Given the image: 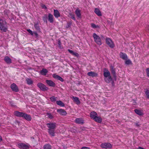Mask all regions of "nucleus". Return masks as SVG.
<instances>
[{"instance_id": "obj_1", "label": "nucleus", "mask_w": 149, "mask_h": 149, "mask_svg": "<svg viewBox=\"0 0 149 149\" xmlns=\"http://www.w3.org/2000/svg\"><path fill=\"white\" fill-rule=\"evenodd\" d=\"M14 113L15 116L19 117H22L28 121H30L31 120V116L25 113L15 111L14 112Z\"/></svg>"}, {"instance_id": "obj_2", "label": "nucleus", "mask_w": 149, "mask_h": 149, "mask_svg": "<svg viewBox=\"0 0 149 149\" xmlns=\"http://www.w3.org/2000/svg\"><path fill=\"white\" fill-rule=\"evenodd\" d=\"M7 22L0 18V29L1 31L6 32L7 30Z\"/></svg>"}, {"instance_id": "obj_3", "label": "nucleus", "mask_w": 149, "mask_h": 149, "mask_svg": "<svg viewBox=\"0 0 149 149\" xmlns=\"http://www.w3.org/2000/svg\"><path fill=\"white\" fill-rule=\"evenodd\" d=\"M37 86L40 89L43 91H47L49 90V88L46 87L45 85L41 83H38L37 84Z\"/></svg>"}, {"instance_id": "obj_4", "label": "nucleus", "mask_w": 149, "mask_h": 149, "mask_svg": "<svg viewBox=\"0 0 149 149\" xmlns=\"http://www.w3.org/2000/svg\"><path fill=\"white\" fill-rule=\"evenodd\" d=\"M106 44L111 48L114 47L115 45L113 41L110 38H106Z\"/></svg>"}, {"instance_id": "obj_5", "label": "nucleus", "mask_w": 149, "mask_h": 149, "mask_svg": "<svg viewBox=\"0 0 149 149\" xmlns=\"http://www.w3.org/2000/svg\"><path fill=\"white\" fill-rule=\"evenodd\" d=\"M102 148H104L110 149L112 147L111 144L109 143H102L101 145Z\"/></svg>"}, {"instance_id": "obj_6", "label": "nucleus", "mask_w": 149, "mask_h": 149, "mask_svg": "<svg viewBox=\"0 0 149 149\" xmlns=\"http://www.w3.org/2000/svg\"><path fill=\"white\" fill-rule=\"evenodd\" d=\"M110 70L111 74L113 75V77L114 78V80L116 81V73L115 69L114 68L113 66H111L110 67Z\"/></svg>"}, {"instance_id": "obj_7", "label": "nucleus", "mask_w": 149, "mask_h": 149, "mask_svg": "<svg viewBox=\"0 0 149 149\" xmlns=\"http://www.w3.org/2000/svg\"><path fill=\"white\" fill-rule=\"evenodd\" d=\"M48 129H55L56 128V124L55 123H50L46 124Z\"/></svg>"}, {"instance_id": "obj_8", "label": "nucleus", "mask_w": 149, "mask_h": 149, "mask_svg": "<svg viewBox=\"0 0 149 149\" xmlns=\"http://www.w3.org/2000/svg\"><path fill=\"white\" fill-rule=\"evenodd\" d=\"M18 147L20 148H22L23 149H29V146L28 145L25 144L23 143H20L18 144Z\"/></svg>"}, {"instance_id": "obj_9", "label": "nucleus", "mask_w": 149, "mask_h": 149, "mask_svg": "<svg viewBox=\"0 0 149 149\" xmlns=\"http://www.w3.org/2000/svg\"><path fill=\"white\" fill-rule=\"evenodd\" d=\"M10 88L12 90L14 91L18 92L19 91L18 87L15 83H13L11 85Z\"/></svg>"}, {"instance_id": "obj_10", "label": "nucleus", "mask_w": 149, "mask_h": 149, "mask_svg": "<svg viewBox=\"0 0 149 149\" xmlns=\"http://www.w3.org/2000/svg\"><path fill=\"white\" fill-rule=\"evenodd\" d=\"M57 112L60 115L62 116H65L67 114V112L63 109H57Z\"/></svg>"}, {"instance_id": "obj_11", "label": "nucleus", "mask_w": 149, "mask_h": 149, "mask_svg": "<svg viewBox=\"0 0 149 149\" xmlns=\"http://www.w3.org/2000/svg\"><path fill=\"white\" fill-rule=\"evenodd\" d=\"M46 82L50 86L54 87L56 86L55 84L51 80H47Z\"/></svg>"}, {"instance_id": "obj_12", "label": "nucleus", "mask_w": 149, "mask_h": 149, "mask_svg": "<svg viewBox=\"0 0 149 149\" xmlns=\"http://www.w3.org/2000/svg\"><path fill=\"white\" fill-rule=\"evenodd\" d=\"M75 122L77 124H82L84 123V120L81 118H77L74 120Z\"/></svg>"}, {"instance_id": "obj_13", "label": "nucleus", "mask_w": 149, "mask_h": 149, "mask_svg": "<svg viewBox=\"0 0 149 149\" xmlns=\"http://www.w3.org/2000/svg\"><path fill=\"white\" fill-rule=\"evenodd\" d=\"M120 57L124 60H126L127 58V54L121 52L120 53Z\"/></svg>"}, {"instance_id": "obj_14", "label": "nucleus", "mask_w": 149, "mask_h": 149, "mask_svg": "<svg viewBox=\"0 0 149 149\" xmlns=\"http://www.w3.org/2000/svg\"><path fill=\"white\" fill-rule=\"evenodd\" d=\"M52 77L54 79H57L58 80H59L62 82L64 81V80L59 75L54 74L52 75Z\"/></svg>"}, {"instance_id": "obj_15", "label": "nucleus", "mask_w": 149, "mask_h": 149, "mask_svg": "<svg viewBox=\"0 0 149 149\" xmlns=\"http://www.w3.org/2000/svg\"><path fill=\"white\" fill-rule=\"evenodd\" d=\"M87 75L92 77H97L98 76V74L97 73L94 72L92 71L88 72L87 73Z\"/></svg>"}, {"instance_id": "obj_16", "label": "nucleus", "mask_w": 149, "mask_h": 149, "mask_svg": "<svg viewBox=\"0 0 149 149\" xmlns=\"http://www.w3.org/2000/svg\"><path fill=\"white\" fill-rule=\"evenodd\" d=\"M4 60L7 64H10L12 63L11 59L8 56H5L4 58Z\"/></svg>"}, {"instance_id": "obj_17", "label": "nucleus", "mask_w": 149, "mask_h": 149, "mask_svg": "<svg viewBox=\"0 0 149 149\" xmlns=\"http://www.w3.org/2000/svg\"><path fill=\"white\" fill-rule=\"evenodd\" d=\"M97 116V113L95 111H92L90 113V117L93 120L95 118L96 116Z\"/></svg>"}, {"instance_id": "obj_18", "label": "nucleus", "mask_w": 149, "mask_h": 149, "mask_svg": "<svg viewBox=\"0 0 149 149\" xmlns=\"http://www.w3.org/2000/svg\"><path fill=\"white\" fill-rule=\"evenodd\" d=\"M48 20L49 22L52 23L54 21V17L53 15L51 13H49L48 16Z\"/></svg>"}, {"instance_id": "obj_19", "label": "nucleus", "mask_w": 149, "mask_h": 149, "mask_svg": "<svg viewBox=\"0 0 149 149\" xmlns=\"http://www.w3.org/2000/svg\"><path fill=\"white\" fill-rule=\"evenodd\" d=\"M48 70L45 68H43L39 72V73L42 75H46L48 72Z\"/></svg>"}, {"instance_id": "obj_20", "label": "nucleus", "mask_w": 149, "mask_h": 149, "mask_svg": "<svg viewBox=\"0 0 149 149\" xmlns=\"http://www.w3.org/2000/svg\"><path fill=\"white\" fill-rule=\"evenodd\" d=\"M48 133L49 134L52 136H55V129H48Z\"/></svg>"}, {"instance_id": "obj_21", "label": "nucleus", "mask_w": 149, "mask_h": 149, "mask_svg": "<svg viewBox=\"0 0 149 149\" xmlns=\"http://www.w3.org/2000/svg\"><path fill=\"white\" fill-rule=\"evenodd\" d=\"M54 15L56 18H58L60 17V13L57 10H54Z\"/></svg>"}, {"instance_id": "obj_22", "label": "nucleus", "mask_w": 149, "mask_h": 149, "mask_svg": "<svg viewBox=\"0 0 149 149\" xmlns=\"http://www.w3.org/2000/svg\"><path fill=\"white\" fill-rule=\"evenodd\" d=\"M105 70H106V71H104L103 74L104 77L106 78L111 76L110 73L109 71L108 70L106 69V68L105 69Z\"/></svg>"}, {"instance_id": "obj_23", "label": "nucleus", "mask_w": 149, "mask_h": 149, "mask_svg": "<svg viewBox=\"0 0 149 149\" xmlns=\"http://www.w3.org/2000/svg\"><path fill=\"white\" fill-rule=\"evenodd\" d=\"M81 10L79 8L76 9L75 11V13L77 16L79 18H81Z\"/></svg>"}, {"instance_id": "obj_24", "label": "nucleus", "mask_w": 149, "mask_h": 149, "mask_svg": "<svg viewBox=\"0 0 149 149\" xmlns=\"http://www.w3.org/2000/svg\"><path fill=\"white\" fill-rule=\"evenodd\" d=\"M94 40L97 45H100L102 44L100 38H94Z\"/></svg>"}, {"instance_id": "obj_25", "label": "nucleus", "mask_w": 149, "mask_h": 149, "mask_svg": "<svg viewBox=\"0 0 149 149\" xmlns=\"http://www.w3.org/2000/svg\"><path fill=\"white\" fill-rule=\"evenodd\" d=\"M135 112L137 114L140 116H142L143 115V113L142 111L137 109H135L134 110Z\"/></svg>"}, {"instance_id": "obj_26", "label": "nucleus", "mask_w": 149, "mask_h": 149, "mask_svg": "<svg viewBox=\"0 0 149 149\" xmlns=\"http://www.w3.org/2000/svg\"><path fill=\"white\" fill-rule=\"evenodd\" d=\"M94 120L96 122L100 123L102 122V118L100 116L96 117L95 118Z\"/></svg>"}, {"instance_id": "obj_27", "label": "nucleus", "mask_w": 149, "mask_h": 149, "mask_svg": "<svg viewBox=\"0 0 149 149\" xmlns=\"http://www.w3.org/2000/svg\"><path fill=\"white\" fill-rule=\"evenodd\" d=\"M94 12L98 16H100L102 15V14L100 10L97 8H95Z\"/></svg>"}, {"instance_id": "obj_28", "label": "nucleus", "mask_w": 149, "mask_h": 149, "mask_svg": "<svg viewBox=\"0 0 149 149\" xmlns=\"http://www.w3.org/2000/svg\"><path fill=\"white\" fill-rule=\"evenodd\" d=\"M112 80L113 79L111 76L108 77H106L104 78L105 81L107 83H110Z\"/></svg>"}, {"instance_id": "obj_29", "label": "nucleus", "mask_w": 149, "mask_h": 149, "mask_svg": "<svg viewBox=\"0 0 149 149\" xmlns=\"http://www.w3.org/2000/svg\"><path fill=\"white\" fill-rule=\"evenodd\" d=\"M43 149H52L51 146L49 143L46 144L43 147Z\"/></svg>"}, {"instance_id": "obj_30", "label": "nucleus", "mask_w": 149, "mask_h": 149, "mask_svg": "<svg viewBox=\"0 0 149 149\" xmlns=\"http://www.w3.org/2000/svg\"><path fill=\"white\" fill-rule=\"evenodd\" d=\"M74 101L76 103V104L78 105L80 104V102L79 100V98L77 97H73Z\"/></svg>"}, {"instance_id": "obj_31", "label": "nucleus", "mask_w": 149, "mask_h": 149, "mask_svg": "<svg viewBox=\"0 0 149 149\" xmlns=\"http://www.w3.org/2000/svg\"><path fill=\"white\" fill-rule=\"evenodd\" d=\"M27 84L29 85H31L33 83V81L31 78H27L26 79Z\"/></svg>"}, {"instance_id": "obj_32", "label": "nucleus", "mask_w": 149, "mask_h": 149, "mask_svg": "<svg viewBox=\"0 0 149 149\" xmlns=\"http://www.w3.org/2000/svg\"><path fill=\"white\" fill-rule=\"evenodd\" d=\"M34 27L37 31L38 32H40V28L39 26L38 23L35 24H34Z\"/></svg>"}, {"instance_id": "obj_33", "label": "nucleus", "mask_w": 149, "mask_h": 149, "mask_svg": "<svg viewBox=\"0 0 149 149\" xmlns=\"http://www.w3.org/2000/svg\"><path fill=\"white\" fill-rule=\"evenodd\" d=\"M57 104L61 107H64L65 104L63 103L60 100H58L56 101Z\"/></svg>"}, {"instance_id": "obj_34", "label": "nucleus", "mask_w": 149, "mask_h": 149, "mask_svg": "<svg viewBox=\"0 0 149 149\" xmlns=\"http://www.w3.org/2000/svg\"><path fill=\"white\" fill-rule=\"evenodd\" d=\"M69 15L70 17L74 21L76 20L74 15L73 13H70Z\"/></svg>"}, {"instance_id": "obj_35", "label": "nucleus", "mask_w": 149, "mask_h": 149, "mask_svg": "<svg viewBox=\"0 0 149 149\" xmlns=\"http://www.w3.org/2000/svg\"><path fill=\"white\" fill-rule=\"evenodd\" d=\"M58 47L60 49H62L63 47L61 46V40L60 39H58Z\"/></svg>"}, {"instance_id": "obj_36", "label": "nucleus", "mask_w": 149, "mask_h": 149, "mask_svg": "<svg viewBox=\"0 0 149 149\" xmlns=\"http://www.w3.org/2000/svg\"><path fill=\"white\" fill-rule=\"evenodd\" d=\"M50 99L51 101L52 102H54L56 101V97L54 96H52L50 98Z\"/></svg>"}, {"instance_id": "obj_37", "label": "nucleus", "mask_w": 149, "mask_h": 149, "mask_svg": "<svg viewBox=\"0 0 149 149\" xmlns=\"http://www.w3.org/2000/svg\"><path fill=\"white\" fill-rule=\"evenodd\" d=\"M43 20L45 22H47V17L46 15H45L42 17Z\"/></svg>"}, {"instance_id": "obj_38", "label": "nucleus", "mask_w": 149, "mask_h": 149, "mask_svg": "<svg viewBox=\"0 0 149 149\" xmlns=\"http://www.w3.org/2000/svg\"><path fill=\"white\" fill-rule=\"evenodd\" d=\"M47 115L48 116V117L50 119H52L54 117L50 113H46Z\"/></svg>"}, {"instance_id": "obj_39", "label": "nucleus", "mask_w": 149, "mask_h": 149, "mask_svg": "<svg viewBox=\"0 0 149 149\" xmlns=\"http://www.w3.org/2000/svg\"><path fill=\"white\" fill-rule=\"evenodd\" d=\"M125 64L127 65H129L132 64V63L130 59H128L127 60L125 61Z\"/></svg>"}, {"instance_id": "obj_40", "label": "nucleus", "mask_w": 149, "mask_h": 149, "mask_svg": "<svg viewBox=\"0 0 149 149\" xmlns=\"http://www.w3.org/2000/svg\"><path fill=\"white\" fill-rule=\"evenodd\" d=\"M91 26L94 29L97 28L99 27V26L98 25H96L93 23H91Z\"/></svg>"}, {"instance_id": "obj_41", "label": "nucleus", "mask_w": 149, "mask_h": 149, "mask_svg": "<svg viewBox=\"0 0 149 149\" xmlns=\"http://www.w3.org/2000/svg\"><path fill=\"white\" fill-rule=\"evenodd\" d=\"M145 94L147 98H149V91L147 90L145 92Z\"/></svg>"}, {"instance_id": "obj_42", "label": "nucleus", "mask_w": 149, "mask_h": 149, "mask_svg": "<svg viewBox=\"0 0 149 149\" xmlns=\"http://www.w3.org/2000/svg\"><path fill=\"white\" fill-rule=\"evenodd\" d=\"M27 31L31 35L33 36V33L32 31L30 29H28L27 30Z\"/></svg>"}, {"instance_id": "obj_43", "label": "nucleus", "mask_w": 149, "mask_h": 149, "mask_svg": "<svg viewBox=\"0 0 149 149\" xmlns=\"http://www.w3.org/2000/svg\"><path fill=\"white\" fill-rule=\"evenodd\" d=\"M72 55H73V56H75L77 57H78L79 56V54L76 52H74V53H73Z\"/></svg>"}, {"instance_id": "obj_44", "label": "nucleus", "mask_w": 149, "mask_h": 149, "mask_svg": "<svg viewBox=\"0 0 149 149\" xmlns=\"http://www.w3.org/2000/svg\"><path fill=\"white\" fill-rule=\"evenodd\" d=\"M146 72L147 74V76L149 77V68H148L146 69Z\"/></svg>"}, {"instance_id": "obj_45", "label": "nucleus", "mask_w": 149, "mask_h": 149, "mask_svg": "<svg viewBox=\"0 0 149 149\" xmlns=\"http://www.w3.org/2000/svg\"><path fill=\"white\" fill-rule=\"evenodd\" d=\"M68 51L72 55L73 54V53L74 52L73 51L70 49H68Z\"/></svg>"}, {"instance_id": "obj_46", "label": "nucleus", "mask_w": 149, "mask_h": 149, "mask_svg": "<svg viewBox=\"0 0 149 149\" xmlns=\"http://www.w3.org/2000/svg\"><path fill=\"white\" fill-rule=\"evenodd\" d=\"M93 37H99L96 35L95 33H94L93 34Z\"/></svg>"}, {"instance_id": "obj_47", "label": "nucleus", "mask_w": 149, "mask_h": 149, "mask_svg": "<svg viewBox=\"0 0 149 149\" xmlns=\"http://www.w3.org/2000/svg\"><path fill=\"white\" fill-rule=\"evenodd\" d=\"M81 149H90V148L88 147H83L81 148Z\"/></svg>"}, {"instance_id": "obj_48", "label": "nucleus", "mask_w": 149, "mask_h": 149, "mask_svg": "<svg viewBox=\"0 0 149 149\" xmlns=\"http://www.w3.org/2000/svg\"><path fill=\"white\" fill-rule=\"evenodd\" d=\"M111 81V84H112V86H114L115 84H114V81H113V80H112V81Z\"/></svg>"}, {"instance_id": "obj_49", "label": "nucleus", "mask_w": 149, "mask_h": 149, "mask_svg": "<svg viewBox=\"0 0 149 149\" xmlns=\"http://www.w3.org/2000/svg\"><path fill=\"white\" fill-rule=\"evenodd\" d=\"M42 8H45V9H47V7L45 5H43L42 6Z\"/></svg>"}, {"instance_id": "obj_50", "label": "nucleus", "mask_w": 149, "mask_h": 149, "mask_svg": "<svg viewBox=\"0 0 149 149\" xmlns=\"http://www.w3.org/2000/svg\"><path fill=\"white\" fill-rule=\"evenodd\" d=\"M135 125L136 126H137L138 127L140 126V125L138 124V123H135Z\"/></svg>"}, {"instance_id": "obj_51", "label": "nucleus", "mask_w": 149, "mask_h": 149, "mask_svg": "<svg viewBox=\"0 0 149 149\" xmlns=\"http://www.w3.org/2000/svg\"><path fill=\"white\" fill-rule=\"evenodd\" d=\"M137 149H144L143 148V147L139 146L137 148Z\"/></svg>"}, {"instance_id": "obj_52", "label": "nucleus", "mask_w": 149, "mask_h": 149, "mask_svg": "<svg viewBox=\"0 0 149 149\" xmlns=\"http://www.w3.org/2000/svg\"><path fill=\"white\" fill-rule=\"evenodd\" d=\"M10 104H11V105L12 106H14V105L13 104V102L12 101L10 102Z\"/></svg>"}, {"instance_id": "obj_53", "label": "nucleus", "mask_w": 149, "mask_h": 149, "mask_svg": "<svg viewBox=\"0 0 149 149\" xmlns=\"http://www.w3.org/2000/svg\"><path fill=\"white\" fill-rule=\"evenodd\" d=\"M68 27H70L71 25V23H68Z\"/></svg>"}, {"instance_id": "obj_54", "label": "nucleus", "mask_w": 149, "mask_h": 149, "mask_svg": "<svg viewBox=\"0 0 149 149\" xmlns=\"http://www.w3.org/2000/svg\"><path fill=\"white\" fill-rule=\"evenodd\" d=\"M2 140V137L0 136V142Z\"/></svg>"}, {"instance_id": "obj_55", "label": "nucleus", "mask_w": 149, "mask_h": 149, "mask_svg": "<svg viewBox=\"0 0 149 149\" xmlns=\"http://www.w3.org/2000/svg\"><path fill=\"white\" fill-rule=\"evenodd\" d=\"M147 29H148V32L149 33V25H148L147 27Z\"/></svg>"}, {"instance_id": "obj_56", "label": "nucleus", "mask_w": 149, "mask_h": 149, "mask_svg": "<svg viewBox=\"0 0 149 149\" xmlns=\"http://www.w3.org/2000/svg\"><path fill=\"white\" fill-rule=\"evenodd\" d=\"M33 33L36 36L38 35V34L36 32H34Z\"/></svg>"}, {"instance_id": "obj_57", "label": "nucleus", "mask_w": 149, "mask_h": 149, "mask_svg": "<svg viewBox=\"0 0 149 149\" xmlns=\"http://www.w3.org/2000/svg\"><path fill=\"white\" fill-rule=\"evenodd\" d=\"M31 139H34V137H31Z\"/></svg>"}]
</instances>
